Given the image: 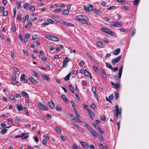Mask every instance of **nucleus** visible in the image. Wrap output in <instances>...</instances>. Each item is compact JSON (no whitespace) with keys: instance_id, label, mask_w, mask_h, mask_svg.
<instances>
[{"instance_id":"obj_1","label":"nucleus","mask_w":149,"mask_h":149,"mask_svg":"<svg viewBox=\"0 0 149 149\" xmlns=\"http://www.w3.org/2000/svg\"><path fill=\"white\" fill-rule=\"evenodd\" d=\"M76 20L83 24H87V21L89 20L88 18L86 16L80 15L76 16Z\"/></svg>"},{"instance_id":"obj_2","label":"nucleus","mask_w":149,"mask_h":149,"mask_svg":"<svg viewBox=\"0 0 149 149\" xmlns=\"http://www.w3.org/2000/svg\"><path fill=\"white\" fill-rule=\"evenodd\" d=\"M115 114L116 117H118L119 116L120 117H121V109H119L118 105H116L115 106Z\"/></svg>"},{"instance_id":"obj_3","label":"nucleus","mask_w":149,"mask_h":149,"mask_svg":"<svg viewBox=\"0 0 149 149\" xmlns=\"http://www.w3.org/2000/svg\"><path fill=\"white\" fill-rule=\"evenodd\" d=\"M102 31L107 33L109 34L112 36H113L115 34L112 31L110 30L109 29L105 28L102 27L101 29Z\"/></svg>"},{"instance_id":"obj_4","label":"nucleus","mask_w":149,"mask_h":149,"mask_svg":"<svg viewBox=\"0 0 149 149\" xmlns=\"http://www.w3.org/2000/svg\"><path fill=\"white\" fill-rule=\"evenodd\" d=\"M111 26L114 27H121L123 26V24L121 22L118 21H115L112 22Z\"/></svg>"},{"instance_id":"obj_5","label":"nucleus","mask_w":149,"mask_h":149,"mask_svg":"<svg viewBox=\"0 0 149 149\" xmlns=\"http://www.w3.org/2000/svg\"><path fill=\"white\" fill-rule=\"evenodd\" d=\"M122 55H121L118 57L113 59L112 60V63L113 65H114L117 63L121 59Z\"/></svg>"},{"instance_id":"obj_6","label":"nucleus","mask_w":149,"mask_h":149,"mask_svg":"<svg viewBox=\"0 0 149 149\" xmlns=\"http://www.w3.org/2000/svg\"><path fill=\"white\" fill-rule=\"evenodd\" d=\"M38 107L40 108L43 109H45L47 110L48 109V107L47 106H45L44 104H43L41 102H39L38 104Z\"/></svg>"},{"instance_id":"obj_7","label":"nucleus","mask_w":149,"mask_h":149,"mask_svg":"<svg viewBox=\"0 0 149 149\" xmlns=\"http://www.w3.org/2000/svg\"><path fill=\"white\" fill-rule=\"evenodd\" d=\"M29 136V134L28 133H22L21 134V139H22L24 140L27 138Z\"/></svg>"},{"instance_id":"obj_8","label":"nucleus","mask_w":149,"mask_h":149,"mask_svg":"<svg viewBox=\"0 0 149 149\" xmlns=\"http://www.w3.org/2000/svg\"><path fill=\"white\" fill-rule=\"evenodd\" d=\"M26 76L24 74H22L21 76L20 77V80L21 81H22L23 80L24 81V83H27V80L25 79Z\"/></svg>"},{"instance_id":"obj_9","label":"nucleus","mask_w":149,"mask_h":149,"mask_svg":"<svg viewBox=\"0 0 149 149\" xmlns=\"http://www.w3.org/2000/svg\"><path fill=\"white\" fill-rule=\"evenodd\" d=\"M100 72L103 77L106 80H107V76L104 69H102L101 70Z\"/></svg>"},{"instance_id":"obj_10","label":"nucleus","mask_w":149,"mask_h":149,"mask_svg":"<svg viewBox=\"0 0 149 149\" xmlns=\"http://www.w3.org/2000/svg\"><path fill=\"white\" fill-rule=\"evenodd\" d=\"M80 144L85 149H87L89 148V145L85 142H81Z\"/></svg>"},{"instance_id":"obj_11","label":"nucleus","mask_w":149,"mask_h":149,"mask_svg":"<svg viewBox=\"0 0 149 149\" xmlns=\"http://www.w3.org/2000/svg\"><path fill=\"white\" fill-rule=\"evenodd\" d=\"M111 83L113 88L117 89L120 87L119 84L118 83H115L113 82H111Z\"/></svg>"},{"instance_id":"obj_12","label":"nucleus","mask_w":149,"mask_h":149,"mask_svg":"<svg viewBox=\"0 0 149 149\" xmlns=\"http://www.w3.org/2000/svg\"><path fill=\"white\" fill-rule=\"evenodd\" d=\"M123 68V65H122L120 67L119 69L118 72V77L119 79H120L121 77Z\"/></svg>"},{"instance_id":"obj_13","label":"nucleus","mask_w":149,"mask_h":149,"mask_svg":"<svg viewBox=\"0 0 149 149\" xmlns=\"http://www.w3.org/2000/svg\"><path fill=\"white\" fill-rule=\"evenodd\" d=\"M29 79L34 84H36L38 83V81L32 77H30Z\"/></svg>"},{"instance_id":"obj_14","label":"nucleus","mask_w":149,"mask_h":149,"mask_svg":"<svg viewBox=\"0 0 149 149\" xmlns=\"http://www.w3.org/2000/svg\"><path fill=\"white\" fill-rule=\"evenodd\" d=\"M80 118L76 117L74 118H71V119L72 120H74L76 122L83 123V122L81 120L79 119V118Z\"/></svg>"},{"instance_id":"obj_15","label":"nucleus","mask_w":149,"mask_h":149,"mask_svg":"<svg viewBox=\"0 0 149 149\" xmlns=\"http://www.w3.org/2000/svg\"><path fill=\"white\" fill-rule=\"evenodd\" d=\"M16 107L17 109L19 111L22 110L23 109V107L21 105L17 104Z\"/></svg>"},{"instance_id":"obj_16","label":"nucleus","mask_w":149,"mask_h":149,"mask_svg":"<svg viewBox=\"0 0 149 149\" xmlns=\"http://www.w3.org/2000/svg\"><path fill=\"white\" fill-rule=\"evenodd\" d=\"M61 98L65 102H68L69 101L64 94H63L61 96Z\"/></svg>"},{"instance_id":"obj_17","label":"nucleus","mask_w":149,"mask_h":149,"mask_svg":"<svg viewBox=\"0 0 149 149\" xmlns=\"http://www.w3.org/2000/svg\"><path fill=\"white\" fill-rule=\"evenodd\" d=\"M7 130H8L6 128H2L1 131L0 133L2 134H5L6 133Z\"/></svg>"},{"instance_id":"obj_18","label":"nucleus","mask_w":149,"mask_h":149,"mask_svg":"<svg viewBox=\"0 0 149 149\" xmlns=\"http://www.w3.org/2000/svg\"><path fill=\"white\" fill-rule=\"evenodd\" d=\"M71 72H69L68 74L65 77L64 80L66 81H68L71 75Z\"/></svg>"},{"instance_id":"obj_19","label":"nucleus","mask_w":149,"mask_h":149,"mask_svg":"<svg viewBox=\"0 0 149 149\" xmlns=\"http://www.w3.org/2000/svg\"><path fill=\"white\" fill-rule=\"evenodd\" d=\"M91 133L93 136H94V137H96L97 136V134L95 131L91 129Z\"/></svg>"},{"instance_id":"obj_20","label":"nucleus","mask_w":149,"mask_h":149,"mask_svg":"<svg viewBox=\"0 0 149 149\" xmlns=\"http://www.w3.org/2000/svg\"><path fill=\"white\" fill-rule=\"evenodd\" d=\"M48 104L50 107L52 108H53L54 107L55 105L54 104V102H53L52 101L49 102Z\"/></svg>"},{"instance_id":"obj_21","label":"nucleus","mask_w":149,"mask_h":149,"mask_svg":"<svg viewBox=\"0 0 149 149\" xmlns=\"http://www.w3.org/2000/svg\"><path fill=\"white\" fill-rule=\"evenodd\" d=\"M51 40L55 41H58L59 40V39L58 38L53 36H52Z\"/></svg>"},{"instance_id":"obj_22","label":"nucleus","mask_w":149,"mask_h":149,"mask_svg":"<svg viewBox=\"0 0 149 149\" xmlns=\"http://www.w3.org/2000/svg\"><path fill=\"white\" fill-rule=\"evenodd\" d=\"M120 52V48H118L115 50L113 52V54L114 55H117Z\"/></svg>"},{"instance_id":"obj_23","label":"nucleus","mask_w":149,"mask_h":149,"mask_svg":"<svg viewBox=\"0 0 149 149\" xmlns=\"http://www.w3.org/2000/svg\"><path fill=\"white\" fill-rule=\"evenodd\" d=\"M97 46L101 48L102 47H103V44L100 41H99L97 43Z\"/></svg>"},{"instance_id":"obj_24","label":"nucleus","mask_w":149,"mask_h":149,"mask_svg":"<svg viewBox=\"0 0 149 149\" xmlns=\"http://www.w3.org/2000/svg\"><path fill=\"white\" fill-rule=\"evenodd\" d=\"M39 36L38 35H35L32 36V39L33 40H35L36 39H38L39 38Z\"/></svg>"},{"instance_id":"obj_25","label":"nucleus","mask_w":149,"mask_h":149,"mask_svg":"<svg viewBox=\"0 0 149 149\" xmlns=\"http://www.w3.org/2000/svg\"><path fill=\"white\" fill-rule=\"evenodd\" d=\"M42 77L44 79L47 81H50V79L46 75H43Z\"/></svg>"},{"instance_id":"obj_26","label":"nucleus","mask_w":149,"mask_h":149,"mask_svg":"<svg viewBox=\"0 0 149 149\" xmlns=\"http://www.w3.org/2000/svg\"><path fill=\"white\" fill-rule=\"evenodd\" d=\"M71 104L72 105V106L73 107V108L75 110H76V109H77V107L75 103V102L73 101H71Z\"/></svg>"},{"instance_id":"obj_27","label":"nucleus","mask_w":149,"mask_h":149,"mask_svg":"<svg viewBox=\"0 0 149 149\" xmlns=\"http://www.w3.org/2000/svg\"><path fill=\"white\" fill-rule=\"evenodd\" d=\"M12 29L14 33L16 32V26L15 24H13L12 25Z\"/></svg>"},{"instance_id":"obj_28","label":"nucleus","mask_w":149,"mask_h":149,"mask_svg":"<svg viewBox=\"0 0 149 149\" xmlns=\"http://www.w3.org/2000/svg\"><path fill=\"white\" fill-rule=\"evenodd\" d=\"M69 88L71 92L72 93H74V91L73 90V88L71 85H70L69 86Z\"/></svg>"},{"instance_id":"obj_29","label":"nucleus","mask_w":149,"mask_h":149,"mask_svg":"<svg viewBox=\"0 0 149 149\" xmlns=\"http://www.w3.org/2000/svg\"><path fill=\"white\" fill-rule=\"evenodd\" d=\"M106 65L107 67V68H109L110 69H113V68L112 66L109 63H106Z\"/></svg>"},{"instance_id":"obj_30","label":"nucleus","mask_w":149,"mask_h":149,"mask_svg":"<svg viewBox=\"0 0 149 149\" xmlns=\"http://www.w3.org/2000/svg\"><path fill=\"white\" fill-rule=\"evenodd\" d=\"M85 74L86 76L87 77H89L90 76V74L87 70H84Z\"/></svg>"},{"instance_id":"obj_31","label":"nucleus","mask_w":149,"mask_h":149,"mask_svg":"<svg viewBox=\"0 0 149 149\" xmlns=\"http://www.w3.org/2000/svg\"><path fill=\"white\" fill-rule=\"evenodd\" d=\"M92 125L96 129H97V130L100 127L98 125H97L95 124L94 123H92Z\"/></svg>"},{"instance_id":"obj_32","label":"nucleus","mask_w":149,"mask_h":149,"mask_svg":"<svg viewBox=\"0 0 149 149\" xmlns=\"http://www.w3.org/2000/svg\"><path fill=\"white\" fill-rule=\"evenodd\" d=\"M22 95L24 94L26 98H28L29 97V95L28 94L25 92L22 91Z\"/></svg>"},{"instance_id":"obj_33","label":"nucleus","mask_w":149,"mask_h":149,"mask_svg":"<svg viewBox=\"0 0 149 149\" xmlns=\"http://www.w3.org/2000/svg\"><path fill=\"white\" fill-rule=\"evenodd\" d=\"M89 11H91L93 10V6L92 4H90L88 6Z\"/></svg>"},{"instance_id":"obj_34","label":"nucleus","mask_w":149,"mask_h":149,"mask_svg":"<svg viewBox=\"0 0 149 149\" xmlns=\"http://www.w3.org/2000/svg\"><path fill=\"white\" fill-rule=\"evenodd\" d=\"M86 54L87 55L88 58H90L89 60L90 61H91L93 60V58L88 53H86Z\"/></svg>"},{"instance_id":"obj_35","label":"nucleus","mask_w":149,"mask_h":149,"mask_svg":"<svg viewBox=\"0 0 149 149\" xmlns=\"http://www.w3.org/2000/svg\"><path fill=\"white\" fill-rule=\"evenodd\" d=\"M69 13V11L67 10H65L62 12V14L63 15H66L68 14Z\"/></svg>"},{"instance_id":"obj_36","label":"nucleus","mask_w":149,"mask_h":149,"mask_svg":"<svg viewBox=\"0 0 149 149\" xmlns=\"http://www.w3.org/2000/svg\"><path fill=\"white\" fill-rule=\"evenodd\" d=\"M74 112L75 113V116H76V117H78V118H80L79 114L76 111V110H74Z\"/></svg>"},{"instance_id":"obj_37","label":"nucleus","mask_w":149,"mask_h":149,"mask_svg":"<svg viewBox=\"0 0 149 149\" xmlns=\"http://www.w3.org/2000/svg\"><path fill=\"white\" fill-rule=\"evenodd\" d=\"M55 129L59 134H60L61 133V132L59 128L56 127L55 128Z\"/></svg>"},{"instance_id":"obj_38","label":"nucleus","mask_w":149,"mask_h":149,"mask_svg":"<svg viewBox=\"0 0 149 149\" xmlns=\"http://www.w3.org/2000/svg\"><path fill=\"white\" fill-rule=\"evenodd\" d=\"M29 6V4L27 3H24L23 7L25 9H27Z\"/></svg>"},{"instance_id":"obj_39","label":"nucleus","mask_w":149,"mask_h":149,"mask_svg":"<svg viewBox=\"0 0 149 149\" xmlns=\"http://www.w3.org/2000/svg\"><path fill=\"white\" fill-rule=\"evenodd\" d=\"M88 113L89 115L91 116H95V113L91 110H89Z\"/></svg>"},{"instance_id":"obj_40","label":"nucleus","mask_w":149,"mask_h":149,"mask_svg":"<svg viewBox=\"0 0 149 149\" xmlns=\"http://www.w3.org/2000/svg\"><path fill=\"white\" fill-rule=\"evenodd\" d=\"M8 12L7 11L4 10L3 11V15L4 16H6L8 15Z\"/></svg>"},{"instance_id":"obj_41","label":"nucleus","mask_w":149,"mask_h":149,"mask_svg":"<svg viewBox=\"0 0 149 149\" xmlns=\"http://www.w3.org/2000/svg\"><path fill=\"white\" fill-rule=\"evenodd\" d=\"M119 97V93H118L117 92V91L116 92L115 97V98L116 100L118 99Z\"/></svg>"},{"instance_id":"obj_42","label":"nucleus","mask_w":149,"mask_h":149,"mask_svg":"<svg viewBox=\"0 0 149 149\" xmlns=\"http://www.w3.org/2000/svg\"><path fill=\"white\" fill-rule=\"evenodd\" d=\"M70 59L67 57H66L65 58L64 60L63 61V62L65 63H67L69 61Z\"/></svg>"},{"instance_id":"obj_43","label":"nucleus","mask_w":149,"mask_h":149,"mask_svg":"<svg viewBox=\"0 0 149 149\" xmlns=\"http://www.w3.org/2000/svg\"><path fill=\"white\" fill-rule=\"evenodd\" d=\"M94 13H96L97 14H100V12L98 10L96 9H95L94 10Z\"/></svg>"},{"instance_id":"obj_44","label":"nucleus","mask_w":149,"mask_h":149,"mask_svg":"<svg viewBox=\"0 0 149 149\" xmlns=\"http://www.w3.org/2000/svg\"><path fill=\"white\" fill-rule=\"evenodd\" d=\"M72 148L73 149H80L79 148L78 146L75 144H74L73 145Z\"/></svg>"},{"instance_id":"obj_45","label":"nucleus","mask_w":149,"mask_h":149,"mask_svg":"<svg viewBox=\"0 0 149 149\" xmlns=\"http://www.w3.org/2000/svg\"><path fill=\"white\" fill-rule=\"evenodd\" d=\"M140 1V0H134V5L136 6L139 2Z\"/></svg>"},{"instance_id":"obj_46","label":"nucleus","mask_w":149,"mask_h":149,"mask_svg":"<svg viewBox=\"0 0 149 149\" xmlns=\"http://www.w3.org/2000/svg\"><path fill=\"white\" fill-rule=\"evenodd\" d=\"M12 79H16L17 78V76L16 74L15 73L13 74L12 75Z\"/></svg>"},{"instance_id":"obj_47","label":"nucleus","mask_w":149,"mask_h":149,"mask_svg":"<svg viewBox=\"0 0 149 149\" xmlns=\"http://www.w3.org/2000/svg\"><path fill=\"white\" fill-rule=\"evenodd\" d=\"M98 145L101 149H103L104 148V145L101 143H99Z\"/></svg>"},{"instance_id":"obj_48","label":"nucleus","mask_w":149,"mask_h":149,"mask_svg":"<svg viewBox=\"0 0 149 149\" xmlns=\"http://www.w3.org/2000/svg\"><path fill=\"white\" fill-rule=\"evenodd\" d=\"M93 68L94 70L97 72H99V69L96 66H93Z\"/></svg>"},{"instance_id":"obj_49","label":"nucleus","mask_w":149,"mask_h":149,"mask_svg":"<svg viewBox=\"0 0 149 149\" xmlns=\"http://www.w3.org/2000/svg\"><path fill=\"white\" fill-rule=\"evenodd\" d=\"M29 9L31 11H33L35 9V8L33 6H31L30 7Z\"/></svg>"},{"instance_id":"obj_50","label":"nucleus","mask_w":149,"mask_h":149,"mask_svg":"<svg viewBox=\"0 0 149 149\" xmlns=\"http://www.w3.org/2000/svg\"><path fill=\"white\" fill-rule=\"evenodd\" d=\"M18 38L21 40V41L22 40V39H23V36L21 34V33L19 34V35H18Z\"/></svg>"},{"instance_id":"obj_51","label":"nucleus","mask_w":149,"mask_h":149,"mask_svg":"<svg viewBox=\"0 0 149 149\" xmlns=\"http://www.w3.org/2000/svg\"><path fill=\"white\" fill-rule=\"evenodd\" d=\"M93 109H95L96 108V105L95 104H92L90 106Z\"/></svg>"},{"instance_id":"obj_52","label":"nucleus","mask_w":149,"mask_h":149,"mask_svg":"<svg viewBox=\"0 0 149 149\" xmlns=\"http://www.w3.org/2000/svg\"><path fill=\"white\" fill-rule=\"evenodd\" d=\"M85 126L88 129L91 130V128L90 127L89 125L87 123H85Z\"/></svg>"},{"instance_id":"obj_53","label":"nucleus","mask_w":149,"mask_h":149,"mask_svg":"<svg viewBox=\"0 0 149 149\" xmlns=\"http://www.w3.org/2000/svg\"><path fill=\"white\" fill-rule=\"evenodd\" d=\"M56 110L58 111H61V109L60 107L58 106H57L56 107Z\"/></svg>"},{"instance_id":"obj_54","label":"nucleus","mask_w":149,"mask_h":149,"mask_svg":"<svg viewBox=\"0 0 149 149\" xmlns=\"http://www.w3.org/2000/svg\"><path fill=\"white\" fill-rule=\"evenodd\" d=\"M136 29H133V31H132V36H134V34L136 33Z\"/></svg>"},{"instance_id":"obj_55","label":"nucleus","mask_w":149,"mask_h":149,"mask_svg":"<svg viewBox=\"0 0 149 149\" xmlns=\"http://www.w3.org/2000/svg\"><path fill=\"white\" fill-rule=\"evenodd\" d=\"M103 40L105 43H108V42H109L108 39L107 38H103Z\"/></svg>"},{"instance_id":"obj_56","label":"nucleus","mask_w":149,"mask_h":149,"mask_svg":"<svg viewBox=\"0 0 149 149\" xmlns=\"http://www.w3.org/2000/svg\"><path fill=\"white\" fill-rule=\"evenodd\" d=\"M21 17V14L18 13L17 14V20H19Z\"/></svg>"},{"instance_id":"obj_57","label":"nucleus","mask_w":149,"mask_h":149,"mask_svg":"<svg viewBox=\"0 0 149 149\" xmlns=\"http://www.w3.org/2000/svg\"><path fill=\"white\" fill-rule=\"evenodd\" d=\"M62 9L61 8H59L56 9L54 11L56 13H58V12L60 11Z\"/></svg>"},{"instance_id":"obj_58","label":"nucleus","mask_w":149,"mask_h":149,"mask_svg":"<svg viewBox=\"0 0 149 149\" xmlns=\"http://www.w3.org/2000/svg\"><path fill=\"white\" fill-rule=\"evenodd\" d=\"M116 8V6H110L107 8L108 10H111L112 9H114Z\"/></svg>"},{"instance_id":"obj_59","label":"nucleus","mask_w":149,"mask_h":149,"mask_svg":"<svg viewBox=\"0 0 149 149\" xmlns=\"http://www.w3.org/2000/svg\"><path fill=\"white\" fill-rule=\"evenodd\" d=\"M16 79H12V83L14 84H17L18 83V82L16 80Z\"/></svg>"},{"instance_id":"obj_60","label":"nucleus","mask_w":149,"mask_h":149,"mask_svg":"<svg viewBox=\"0 0 149 149\" xmlns=\"http://www.w3.org/2000/svg\"><path fill=\"white\" fill-rule=\"evenodd\" d=\"M89 148L91 149H95L94 146L93 144H92L90 146L89 145Z\"/></svg>"},{"instance_id":"obj_61","label":"nucleus","mask_w":149,"mask_h":149,"mask_svg":"<svg viewBox=\"0 0 149 149\" xmlns=\"http://www.w3.org/2000/svg\"><path fill=\"white\" fill-rule=\"evenodd\" d=\"M68 65V63H65V62H63V68H65Z\"/></svg>"},{"instance_id":"obj_62","label":"nucleus","mask_w":149,"mask_h":149,"mask_svg":"<svg viewBox=\"0 0 149 149\" xmlns=\"http://www.w3.org/2000/svg\"><path fill=\"white\" fill-rule=\"evenodd\" d=\"M84 9L85 10H86L87 11H89L88 9H89V8H88V7L86 6L85 5H84Z\"/></svg>"},{"instance_id":"obj_63","label":"nucleus","mask_w":149,"mask_h":149,"mask_svg":"<svg viewBox=\"0 0 149 149\" xmlns=\"http://www.w3.org/2000/svg\"><path fill=\"white\" fill-rule=\"evenodd\" d=\"M34 75L36 76L37 77L39 78L40 77V75H39L36 72H34Z\"/></svg>"},{"instance_id":"obj_64","label":"nucleus","mask_w":149,"mask_h":149,"mask_svg":"<svg viewBox=\"0 0 149 149\" xmlns=\"http://www.w3.org/2000/svg\"><path fill=\"white\" fill-rule=\"evenodd\" d=\"M113 96L112 94L110 95L109 97V99L110 100H112L113 98Z\"/></svg>"}]
</instances>
